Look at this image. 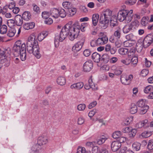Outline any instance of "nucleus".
<instances>
[{
	"label": "nucleus",
	"instance_id": "11",
	"mask_svg": "<svg viewBox=\"0 0 153 153\" xmlns=\"http://www.w3.org/2000/svg\"><path fill=\"white\" fill-rule=\"evenodd\" d=\"M150 36H151V34H149L147 35L143 41L144 48H147L152 44V39Z\"/></svg>",
	"mask_w": 153,
	"mask_h": 153
},
{
	"label": "nucleus",
	"instance_id": "36",
	"mask_svg": "<svg viewBox=\"0 0 153 153\" xmlns=\"http://www.w3.org/2000/svg\"><path fill=\"white\" fill-rule=\"evenodd\" d=\"M88 84L91 86V88L93 90H95L97 89V85H96L93 82L92 79H90L88 80Z\"/></svg>",
	"mask_w": 153,
	"mask_h": 153
},
{
	"label": "nucleus",
	"instance_id": "58",
	"mask_svg": "<svg viewBox=\"0 0 153 153\" xmlns=\"http://www.w3.org/2000/svg\"><path fill=\"white\" fill-rule=\"evenodd\" d=\"M151 135V134L149 131H144L142 134V136L143 137L147 138L149 137Z\"/></svg>",
	"mask_w": 153,
	"mask_h": 153
},
{
	"label": "nucleus",
	"instance_id": "1",
	"mask_svg": "<svg viewBox=\"0 0 153 153\" xmlns=\"http://www.w3.org/2000/svg\"><path fill=\"white\" fill-rule=\"evenodd\" d=\"M27 50L29 53H32L37 59H39L41 57L38 41L34 34H31L28 39Z\"/></svg>",
	"mask_w": 153,
	"mask_h": 153
},
{
	"label": "nucleus",
	"instance_id": "25",
	"mask_svg": "<svg viewBox=\"0 0 153 153\" xmlns=\"http://www.w3.org/2000/svg\"><path fill=\"white\" fill-rule=\"evenodd\" d=\"M146 101L145 100L142 99L138 101L137 103V105L140 108L148 106L146 104Z\"/></svg>",
	"mask_w": 153,
	"mask_h": 153
},
{
	"label": "nucleus",
	"instance_id": "17",
	"mask_svg": "<svg viewBox=\"0 0 153 153\" xmlns=\"http://www.w3.org/2000/svg\"><path fill=\"white\" fill-rule=\"evenodd\" d=\"M83 85V83L82 82H79L72 85L70 86V88L72 89L79 90L81 89Z\"/></svg>",
	"mask_w": 153,
	"mask_h": 153
},
{
	"label": "nucleus",
	"instance_id": "32",
	"mask_svg": "<svg viewBox=\"0 0 153 153\" xmlns=\"http://www.w3.org/2000/svg\"><path fill=\"white\" fill-rule=\"evenodd\" d=\"M133 119L132 117L127 118L122 122V124L123 126L127 125L132 121Z\"/></svg>",
	"mask_w": 153,
	"mask_h": 153
},
{
	"label": "nucleus",
	"instance_id": "37",
	"mask_svg": "<svg viewBox=\"0 0 153 153\" xmlns=\"http://www.w3.org/2000/svg\"><path fill=\"white\" fill-rule=\"evenodd\" d=\"M59 16L60 17L64 18L66 16V14L64 9L62 8L59 9Z\"/></svg>",
	"mask_w": 153,
	"mask_h": 153
},
{
	"label": "nucleus",
	"instance_id": "56",
	"mask_svg": "<svg viewBox=\"0 0 153 153\" xmlns=\"http://www.w3.org/2000/svg\"><path fill=\"white\" fill-rule=\"evenodd\" d=\"M147 148L149 150L153 149V140L149 141L147 145Z\"/></svg>",
	"mask_w": 153,
	"mask_h": 153
},
{
	"label": "nucleus",
	"instance_id": "49",
	"mask_svg": "<svg viewBox=\"0 0 153 153\" xmlns=\"http://www.w3.org/2000/svg\"><path fill=\"white\" fill-rule=\"evenodd\" d=\"M86 108V105L84 104H79L77 107V109L79 111H83Z\"/></svg>",
	"mask_w": 153,
	"mask_h": 153
},
{
	"label": "nucleus",
	"instance_id": "28",
	"mask_svg": "<svg viewBox=\"0 0 153 153\" xmlns=\"http://www.w3.org/2000/svg\"><path fill=\"white\" fill-rule=\"evenodd\" d=\"M31 16V14L30 12L27 11H25L22 14V18L26 20H29Z\"/></svg>",
	"mask_w": 153,
	"mask_h": 153
},
{
	"label": "nucleus",
	"instance_id": "52",
	"mask_svg": "<svg viewBox=\"0 0 153 153\" xmlns=\"http://www.w3.org/2000/svg\"><path fill=\"white\" fill-rule=\"evenodd\" d=\"M50 15H51L50 13L49 12L46 11H44L42 12V16L44 19H48Z\"/></svg>",
	"mask_w": 153,
	"mask_h": 153
},
{
	"label": "nucleus",
	"instance_id": "14",
	"mask_svg": "<svg viewBox=\"0 0 153 153\" xmlns=\"http://www.w3.org/2000/svg\"><path fill=\"white\" fill-rule=\"evenodd\" d=\"M108 41V38L106 36L99 38L96 40L98 45H102L106 44Z\"/></svg>",
	"mask_w": 153,
	"mask_h": 153
},
{
	"label": "nucleus",
	"instance_id": "3",
	"mask_svg": "<svg viewBox=\"0 0 153 153\" xmlns=\"http://www.w3.org/2000/svg\"><path fill=\"white\" fill-rule=\"evenodd\" d=\"M14 54L16 56H20L21 60L24 61L26 59V45L22 43L20 40L17 41L13 47Z\"/></svg>",
	"mask_w": 153,
	"mask_h": 153
},
{
	"label": "nucleus",
	"instance_id": "12",
	"mask_svg": "<svg viewBox=\"0 0 153 153\" xmlns=\"http://www.w3.org/2000/svg\"><path fill=\"white\" fill-rule=\"evenodd\" d=\"M109 22V21L108 20L100 17L99 20V26L102 29H105L108 25Z\"/></svg>",
	"mask_w": 153,
	"mask_h": 153
},
{
	"label": "nucleus",
	"instance_id": "34",
	"mask_svg": "<svg viewBox=\"0 0 153 153\" xmlns=\"http://www.w3.org/2000/svg\"><path fill=\"white\" fill-rule=\"evenodd\" d=\"M76 153H91L90 151L87 152L85 148L79 147Z\"/></svg>",
	"mask_w": 153,
	"mask_h": 153
},
{
	"label": "nucleus",
	"instance_id": "33",
	"mask_svg": "<svg viewBox=\"0 0 153 153\" xmlns=\"http://www.w3.org/2000/svg\"><path fill=\"white\" fill-rule=\"evenodd\" d=\"M128 49L127 48H120L118 50V52L121 55H125L128 53Z\"/></svg>",
	"mask_w": 153,
	"mask_h": 153
},
{
	"label": "nucleus",
	"instance_id": "29",
	"mask_svg": "<svg viewBox=\"0 0 153 153\" xmlns=\"http://www.w3.org/2000/svg\"><path fill=\"white\" fill-rule=\"evenodd\" d=\"M149 18L148 17H144L141 19V23L143 26H145L149 22Z\"/></svg>",
	"mask_w": 153,
	"mask_h": 153
},
{
	"label": "nucleus",
	"instance_id": "59",
	"mask_svg": "<svg viewBox=\"0 0 153 153\" xmlns=\"http://www.w3.org/2000/svg\"><path fill=\"white\" fill-rule=\"evenodd\" d=\"M124 45L126 47H131L133 45V44L130 41H125L124 43Z\"/></svg>",
	"mask_w": 153,
	"mask_h": 153
},
{
	"label": "nucleus",
	"instance_id": "31",
	"mask_svg": "<svg viewBox=\"0 0 153 153\" xmlns=\"http://www.w3.org/2000/svg\"><path fill=\"white\" fill-rule=\"evenodd\" d=\"M149 108V106H146L145 107L141 108L139 109L138 112L140 114H145L147 112Z\"/></svg>",
	"mask_w": 153,
	"mask_h": 153
},
{
	"label": "nucleus",
	"instance_id": "44",
	"mask_svg": "<svg viewBox=\"0 0 153 153\" xmlns=\"http://www.w3.org/2000/svg\"><path fill=\"white\" fill-rule=\"evenodd\" d=\"M120 62L123 64L125 65H129L131 62V60L128 58H126L125 59H122L120 60Z\"/></svg>",
	"mask_w": 153,
	"mask_h": 153
},
{
	"label": "nucleus",
	"instance_id": "55",
	"mask_svg": "<svg viewBox=\"0 0 153 153\" xmlns=\"http://www.w3.org/2000/svg\"><path fill=\"white\" fill-rule=\"evenodd\" d=\"M68 11L69 13H70V15L71 16H73L74 15L76 12V8H69L68 9Z\"/></svg>",
	"mask_w": 153,
	"mask_h": 153
},
{
	"label": "nucleus",
	"instance_id": "42",
	"mask_svg": "<svg viewBox=\"0 0 153 153\" xmlns=\"http://www.w3.org/2000/svg\"><path fill=\"white\" fill-rule=\"evenodd\" d=\"M121 152L123 153H134L133 151L130 149H128L126 147H123L121 149Z\"/></svg>",
	"mask_w": 153,
	"mask_h": 153
},
{
	"label": "nucleus",
	"instance_id": "62",
	"mask_svg": "<svg viewBox=\"0 0 153 153\" xmlns=\"http://www.w3.org/2000/svg\"><path fill=\"white\" fill-rule=\"evenodd\" d=\"M91 52L88 49H85L83 52V54L85 56H89L91 54Z\"/></svg>",
	"mask_w": 153,
	"mask_h": 153
},
{
	"label": "nucleus",
	"instance_id": "60",
	"mask_svg": "<svg viewBox=\"0 0 153 153\" xmlns=\"http://www.w3.org/2000/svg\"><path fill=\"white\" fill-rule=\"evenodd\" d=\"M141 75L142 76H146L149 73L148 70L144 69L141 71Z\"/></svg>",
	"mask_w": 153,
	"mask_h": 153
},
{
	"label": "nucleus",
	"instance_id": "7",
	"mask_svg": "<svg viewBox=\"0 0 153 153\" xmlns=\"http://www.w3.org/2000/svg\"><path fill=\"white\" fill-rule=\"evenodd\" d=\"M11 53L10 48H3L0 50V64L2 65L6 61V58Z\"/></svg>",
	"mask_w": 153,
	"mask_h": 153
},
{
	"label": "nucleus",
	"instance_id": "53",
	"mask_svg": "<svg viewBox=\"0 0 153 153\" xmlns=\"http://www.w3.org/2000/svg\"><path fill=\"white\" fill-rule=\"evenodd\" d=\"M136 132L137 131L135 129H131L130 131L129 132L130 137H134L135 135Z\"/></svg>",
	"mask_w": 153,
	"mask_h": 153
},
{
	"label": "nucleus",
	"instance_id": "41",
	"mask_svg": "<svg viewBox=\"0 0 153 153\" xmlns=\"http://www.w3.org/2000/svg\"><path fill=\"white\" fill-rule=\"evenodd\" d=\"M15 20L13 19H9L7 21L8 25L11 28H12L15 25Z\"/></svg>",
	"mask_w": 153,
	"mask_h": 153
},
{
	"label": "nucleus",
	"instance_id": "20",
	"mask_svg": "<svg viewBox=\"0 0 153 153\" xmlns=\"http://www.w3.org/2000/svg\"><path fill=\"white\" fill-rule=\"evenodd\" d=\"M92 59L93 61L96 62L98 63L101 59V56L97 52L94 53L92 55Z\"/></svg>",
	"mask_w": 153,
	"mask_h": 153
},
{
	"label": "nucleus",
	"instance_id": "47",
	"mask_svg": "<svg viewBox=\"0 0 153 153\" xmlns=\"http://www.w3.org/2000/svg\"><path fill=\"white\" fill-rule=\"evenodd\" d=\"M107 138L103 136L100 139H98L97 141V144L100 145L104 143L105 141L106 140Z\"/></svg>",
	"mask_w": 153,
	"mask_h": 153
},
{
	"label": "nucleus",
	"instance_id": "38",
	"mask_svg": "<svg viewBox=\"0 0 153 153\" xmlns=\"http://www.w3.org/2000/svg\"><path fill=\"white\" fill-rule=\"evenodd\" d=\"M102 59L105 63H107L109 60V56L107 54H103L102 56Z\"/></svg>",
	"mask_w": 153,
	"mask_h": 153
},
{
	"label": "nucleus",
	"instance_id": "22",
	"mask_svg": "<svg viewBox=\"0 0 153 153\" xmlns=\"http://www.w3.org/2000/svg\"><path fill=\"white\" fill-rule=\"evenodd\" d=\"M99 18V15L98 14H94L92 16V22L93 24L96 26L97 23Z\"/></svg>",
	"mask_w": 153,
	"mask_h": 153
},
{
	"label": "nucleus",
	"instance_id": "8",
	"mask_svg": "<svg viewBox=\"0 0 153 153\" xmlns=\"http://www.w3.org/2000/svg\"><path fill=\"white\" fill-rule=\"evenodd\" d=\"M136 23L135 22H133L131 24L126 25L123 28V32L125 33H127L129 32L133 28H135Z\"/></svg>",
	"mask_w": 153,
	"mask_h": 153
},
{
	"label": "nucleus",
	"instance_id": "16",
	"mask_svg": "<svg viewBox=\"0 0 153 153\" xmlns=\"http://www.w3.org/2000/svg\"><path fill=\"white\" fill-rule=\"evenodd\" d=\"M15 25L18 26H21L23 22L22 18L20 15H16L15 18Z\"/></svg>",
	"mask_w": 153,
	"mask_h": 153
},
{
	"label": "nucleus",
	"instance_id": "5",
	"mask_svg": "<svg viewBox=\"0 0 153 153\" xmlns=\"http://www.w3.org/2000/svg\"><path fill=\"white\" fill-rule=\"evenodd\" d=\"M80 24L78 22L75 23L72 26L71 25V31L73 33V36L70 37V40L73 41L77 37L80 32Z\"/></svg>",
	"mask_w": 153,
	"mask_h": 153
},
{
	"label": "nucleus",
	"instance_id": "48",
	"mask_svg": "<svg viewBox=\"0 0 153 153\" xmlns=\"http://www.w3.org/2000/svg\"><path fill=\"white\" fill-rule=\"evenodd\" d=\"M62 6L64 7L66 9H69L71 7V3L69 1H65L62 3Z\"/></svg>",
	"mask_w": 153,
	"mask_h": 153
},
{
	"label": "nucleus",
	"instance_id": "27",
	"mask_svg": "<svg viewBox=\"0 0 153 153\" xmlns=\"http://www.w3.org/2000/svg\"><path fill=\"white\" fill-rule=\"evenodd\" d=\"M137 111V107L134 103L131 104L130 110V112L131 114H134L136 113Z\"/></svg>",
	"mask_w": 153,
	"mask_h": 153
},
{
	"label": "nucleus",
	"instance_id": "9",
	"mask_svg": "<svg viewBox=\"0 0 153 153\" xmlns=\"http://www.w3.org/2000/svg\"><path fill=\"white\" fill-rule=\"evenodd\" d=\"M112 12L109 9H106L101 14L100 17L105 19L109 20L112 16Z\"/></svg>",
	"mask_w": 153,
	"mask_h": 153
},
{
	"label": "nucleus",
	"instance_id": "26",
	"mask_svg": "<svg viewBox=\"0 0 153 153\" xmlns=\"http://www.w3.org/2000/svg\"><path fill=\"white\" fill-rule=\"evenodd\" d=\"M141 144L139 143L135 142L132 144V148L134 150L138 151L140 150L141 146Z\"/></svg>",
	"mask_w": 153,
	"mask_h": 153
},
{
	"label": "nucleus",
	"instance_id": "46",
	"mask_svg": "<svg viewBox=\"0 0 153 153\" xmlns=\"http://www.w3.org/2000/svg\"><path fill=\"white\" fill-rule=\"evenodd\" d=\"M123 71V69L120 67H117V68L114 71V74L116 75H120Z\"/></svg>",
	"mask_w": 153,
	"mask_h": 153
},
{
	"label": "nucleus",
	"instance_id": "45",
	"mask_svg": "<svg viewBox=\"0 0 153 153\" xmlns=\"http://www.w3.org/2000/svg\"><path fill=\"white\" fill-rule=\"evenodd\" d=\"M7 30V27L5 25H2L0 29V33L2 34L5 33Z\"/></svg>",
	"mask_w": 153,
	"mask_h": 153
},
{
	"label": "nucleus",
	"instance_id": "4",
	"mask_svg": "<svg viewBox=\"0 0 153 153\" xmlns=\"http://www.w3.org/2000/svg\"><path fill=\"white\" fill-rule=\"evenodd\" d=\"M133 11L131 10H120L118 13L117 18L120 22L124 20L128 23L132 20L133 14Z\"/></svg>",
	"mask_w": 153,
	"mask_h": 153
},
{
	"label": "nucleus",
	"instance_id": "13",
	"mask_svg": "<svg viewBox=\"0 0 153 153\" xmlns=\"http://www.w3.org/2000/svg\"><path fill=\"white\" fill-rule=\"evenodd\" d=\"M84 42V41L83 39H82L80 41L78 42L73 47L72 50L74 51H77L80 50L82 47Z\"/></svg>",
	"mask_w": 153,
	"mask_h": 153
},
{
	"label": "nucleus",
	"instance_id": "35",
	"mask_svg": "<svg viewBox=\"0 0 153 153\" xmlns=\"http://www.w3.org/2000/svg\"><path fill=\"white\" fill-rule=\"evenodd\" d=\"M120 81L122 84L126 85H128L130 84L128 80L126 77H124L121 76L120 78Z\"/></svg>",
	"mask_w": 153,
	"mask_h": 153
},
{
	"label": "nucleus",
	"instance_id": "2",
	"mask_svg": "<svg viewBox=\"0 0 153 153\" xmlns=\"http://www.w3.org/2000/svg\"><path fill=\"white\" fill-rule=\"evenodd\" d=\"M73 33L71 31V25L66 24L61 30L59 35H56L54 38V44L56 47L59 46V42H62L68 36L70 40V37L73 36Z\"/></svg>",
	"mask_w": 153,
	"mask_h": 153
},
{
	"label": "nucleus",
	"instance_id": "24",
	"mask_svg": "<svg viewBox=\"0 0 153 153\" xmlns=\"http://www.w3.org/2000/svg\"><path fill=\"white\" fill-rule=\"evenodd\" d=\"M34 26L35 23L33 22L25 23L24 24L23 26L24 28L25 29L27 30L30 29H32Z\"/></svg>",
	"mask_w": 153,
	"mask_h": 153
},
{
	"label": "nucleus",
	"instance_id": "63",
	"mask_svg": "<svg viewBox=\"0 0 153 153\" xmlns=\"http://www.w3.org/2000/svg\"><path fill=\"white\" fill-rule=\"evenodd\" d=\"M109 66L107 65H103L100 68L101 70L104 71H107L109 70Z\"/></svg>",
	"mask_w": 153,
	"mask_h": 153
},
{
	"label": "nucleus",
	"instance_id": "64",
	"mask_svg": "<svg viewBox=\"0 0 153 153\" xmlns=\"http://www.w3.org/2000/svg\"><path fill=\"white\" fill-rule=\"evenodd\" d=\"M118 60L117 57H114L110 59L109 62L111 63L114 64Z\"/></svg>",
	"mask_w": 153,
	"mask_h": 153
},
{
	"label": "nucleus",
	"instance_id": "54",
	"mask_svg": "<svg viewBox=\"0 0 153 153\" xmlns=\"http://www.w3.org/2000/svg\"><path fill=\"white\" fill-rule=\"evenodd\" d=\"M135 52V50L134 48L131 49L128 53V56H132L133 57L135 56L134 53Z\"/></svg>",
	"mask_w": 153,
	"mask_h": 153
},
{
	"label": "nucleus",
	"instance_id": "61",
	"mask_svg": "<svg viewBox=\"0 0 153 153\" xmlns=\"http://www.w3.org/2000/svg\"><path fill=\"white\" fill-rule=\"evenodd\" d=\"M131 62L134 64H136L138 62V58L137 56H134L132 57Z\"/></svg>",
	"mask_w": 153,
	"mask_h": 153
},
{
	"label": "nucleus",
	"instance_id": "39",
	"mask_svg": "<svg viewBox=\"0 0 153 153\" xmlns=\"http://www.w3.org/2000/svg\"><path fill=\"white\" fill-rule=\"evenodd\" d=\"M16 32V30L12 28L8 31L7 33V35L10 37H13L14 35Z\"/></svg>",
	"mask_w": 153,
	"mask_h": 153
},
{
	"label": "nucleus",
	"instance_id": "18",
	"mask_svg": "<svg viewBox=\"0 0 153 153\" xmlns=\"http://www.w3.org/2000/svg\"><path fill=\"white\" fill-rule=\"evenodd\" d=\"M144 47L143 43V41L141 39L138 40L136 45V49L138 52H140Z\"/></svg>",
	"mask_w": 153,
	"mask_h": 153
},
{
	"label": "nucleus",
	"instance_id": "30",
	"mask_svg": "<svg viewBox=\"0 0 153 153\" xmlns=\"http://www.w3.org/2000/svg\"><path fill=\"white\" fill-rule=\"evenodd\" d=\"M121 29L119 27H118L117 30L114 33V36L118 39H120L121 36Z\"/></svg>",
	"mask_w": 153,
	"mask_h": 153
},
{
	"label": "nucleus",
	"instance_id": "6",
	"mask_svg": "<svg viewBox=\"0 0 153 153\" xmlns=\"http://www.w3.org/2000/svg\"><path fill=\"white\" fill-rule=\"evenodd\" d=\"M48 142L47 137L46 136H42L39 137L38 139V144L35 145L33 146L32 148V150L35 152L39 151V149L37 148L38 145L42 146L45 145Z\"/></svg>",
	"mask_w": 153,
	"mask_h": 153
},
{
	"label": "nucleus",
	"instance_id": "50",
	"mask_svg": "<svg viewBox=\"0 0 153 153\" xmlns=\"http://www.w3.org/2000/svg\"><path fill=\"white\" fill-rule=\"evenodd\" d=\"M45 33H39L38 36V39L39 41H41L46 36Z\"/></svg>",
	"mask_w": 153,
	"mask_h": 153
},
{
	"label": "nucleus",
	"instance_id": "40",
	"mask_svg": "<svg viewBox=\"0 0 153 153\" xmlns=\"http://www.w3.org/2000/svg\"><path fill=\"white\" fill-rule=\"evenodd\" d=\"M153 90V87L151 85H149L146 87L144 89V92L146 94H148L149 92L152 91Z\"/></svg>",
	"mask_w": 153,
	"mask_h": 153
},
{
	"label": "nucleus",
	"instance_id": "21",
	"mask_svg": "<svg viewBox=\"0 0 153 153\" xmlns=\"http://www.w3.org/2000/svg\"><path fill=\"white\" fill-rule=\"evenodd\" d=\"M59 9L53 8L51 10L50 15L54 18H57L59 16Z\"/></svg>",
	"mask_w": 153,
	"mask_h": 153
},
{
	"label": "nucleus",
	"instance_id": "23",
	"mask_svg": "<svg viewBox=\"0 0 153 153\" xmlns=\"http://www.w3.org/2000/svg\"><path fill=\"white\" fill-rule=\"evenodd\" d=\"M57 83L60 85H63L66 83V80L65 77L62 76H59L57 79Z\"/></svg>",
	"mask_w": 153,
	"mask_h": 153
},
{
	"label": "nucleus",
	"instance_id": "15",
	"mask_svg": "<svg viewBox=\"0 0 153 153\" xmlns=\"http://www.w3.org/2000/svg\"><path fill=\"white\" fill-rule=\"evenodd\" d=\"M121 144L117 141L113 142L111 144L112 150L114 152L117 151L121 147Z\"/></svg>",
	"mask_w": 153,
	"mask_h": 153
},
{
	"label": "nucleus",
	"instance_id": "19",
	"mask_svg": "<svg viewBox=\"0 0 153 153\" xmlns=\"http://www.w3.org/2000/svg\"><path fill=\"white\" fill-rule=\"evenodd\" d=\"M110 25L112 27H114L118 25L117 17L116 16L113 15L109 20Z\"/></svg>",
	"mask_w": 153,
	"mask_h": 153
},
{
	"label": "nucleus",
	"instance_id": "51",
	"mask_svg": "<svg viewBox=\"0 0 153 153\" xmlns=\"http://www.w3.org/2000/svg\"><path fill=\"white\" fill-rule=\"evenodd\" d=\"M32 6L33 7V9L34 12L37 13L40 12L39 7L37 5L34 3L32 4Z\"/></svg>",
	"mask_w": 153,
	"mask_h": 153
},
{
	"label": "nucleus",
	"instance_id": "10",
	"mask_svg": "<svg viewBox=\"0 0 153 153\" xmlns=\"http://www.w3.org/2000/svg\"><path fill=\"white\" fill-rule=\"evenodd\" d=\"M93 67V64L92 61H89L85 62L83 65V70L86 72L90 71Z\"/></svg>",
	"mask_w": 153,
	"mask_h": 153
},
{
	"label": "nucleus",
	"instance_id": "43",
	"mask_svg": "<svg viewBox=\"0 0 153 153\" xmlns=\"http://www.w3.org/2000/svg\"><path fill=\"white\" fill-rule=\"evenodd\" d=\"M122 135V133L120 131H116L113 133L112 137L114 138H118Z\"/></svg>",
	"mask_w": 153,
	"mask_h": 153
},
{
	"label": "nucleus",
	"instance_id": "57",
	"mask_svg": "<svg viewBox=\"0 0 153 153\" xmlns=\"http://www.w3.org/2000/svg\"><path fill=\"white\" fill-rule=\"evenodd\" d=\"M135 37V36L132 33H130L126 36V39L128 40H133Z\"/></svg>",
	"mask_w": 153,
	"mask_h": 153
}]
</instances>
